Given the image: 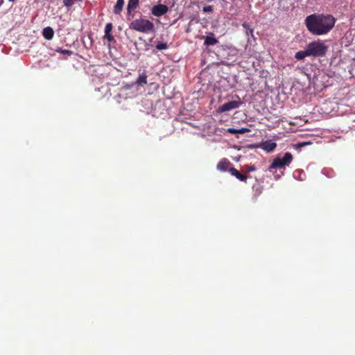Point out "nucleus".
Returning a JSON list of instances; mask_svg holds the SVG:
<instances>
[{
	"label": "nucleus",
	"mask_w": 355,
	"mask_h": 355,
	"mask_svg": "<svg viewBox=\"0 0 355 355\" xmlns=\"http://www.w3.org/2000/svg\"><path fill=\"white\" fill-rule=\"evenodd\" d=\"M243 27H244L247 31L249 29V31H250V33H251V34H252L253 30H252V29L249 28V25H248V24H247L244 23V24H243Z\"/></svg>",
	"instance_id": "5701e85b"
},
{
	"label": "nucleus",
	"mask_w": 355,
	"mask_h": 355,
	"mask_svg": "<svg viewBox=\"0 0 355 355\" xmlns=\"http://www.w3.org/2000/svg\"><path fill=\"white\" fill-rule=\"evenodd\" d=\"M309 56L322 57L326 54L327 46L320 41L312 42L306 47Z\"/></svg>",
	"instance_id": "7ed1b4c3"
},
{
	"label": "nucleus",
	"mask_w": 355,
	"mask_h": 355,
	"mask_svg": "<svg viewBox=\"0 0 355 355\" xmlns=\"http://www.w3.org/2000/svg\"><path fill=\"white\" fill-rule=\"evenodd\" d=\"M124 6V0H117L116 5L114 6L113 12L116 15L121 14Z\"/></svg>",
	"instance_id": "4468645a"
},
{
	"label": "nucleus",
	"mask_w": 355,
	"mask_h": 355,
	"mask_svg": "<svg viewBox=\"0 0 355 355\" xmlns=\"http://www.w3.org/2000/svg\"><path fill=\"white\" fill-rule=\"evenodd\" d=\"M292 160L293 155L291 153L287 152L284 154L282 158H280L279 157H276L271 163L270 169L284 168L285 166H288Z\"/></svg>",
	"instance_id": "20e7f679"
},
{
	"label": "nucleus",
	"mask_w": 355,
	"mask_h": 355,
	"mask_svg": "<svg viewBox=\"0 0 355 355\" xmlns=\"http://www.w3.org/2000/svg\"><path fill=\"white\" fill-rule=\"evenodd\" d=\"M42 35L45 39L50 40L53 37L54 31L51 27L48 26L43 29Z\"/></svg>",
	"instance_id": "ddd939ff"
},
{
	"label": "nucleus",
	"mask_w": 355,
	"mask_h": 355,
	"mask_svg": "<svg viewBox=\"0 0 355 355\" xmlns=\"http://www.w3.org/2000/svg\"><path fill=\"white\" fill-rule=\"evenodd\" d=\"M245 168L246 172L254 171L256 170V168L254 165L245 166Z\"/></svg>",
	"instance_id": "6ab92c4d"
},
{
	"label": "nucleus",
	"mask_w": 355,
	"mask_h": 355,
	"mask_svg": "<svg viewBox=\"0 0 355 355\" xmlns=\"http://www.w3.org/2000/svg\"><path fill=\"white\" fill-rule=\"evenodd\" d=\"M129 27L132 30L144 33L155 32L154 24L150 20L141 17L133 20Z\"/></svg>",
	"instance_id": "f03ea898"
},
{
	"label": "nucleus",
	"mask_w": 355,
	"mask_h": 355,
	"mask_svg": "<svg viewBox=\"0 0 355 355\" xmlns=\"http://www.w3.org/2000/svg\"><path fill=\"white\" fill-rule=\"evenodd\" d=\"M336 19L331 15L312 14L305 19L308 31L315 35L328 33L334 26Z\"/></svg>",
	"instance_id": "f257e3e1"
},
{
	"label": "nucleus",
	"mask_w": 355,
	"mask_h": 355,
	"mask_svg": "<svg viewBox=\"0 0 355 355\" xmlns=\"http://www.w3.org/2000/svg\"><path fill=\"white\" fill-rule=\"evenodd\" d=\"M307 56H309V55L306 49L304 51H297L295 55V59L298 60H301Z\"/></svg>",
	"instance_id": "2eb2a0df"
},
{
	"label": "nucleus",
	"mask_w": 355,
	"mask_h": 355,
	"mask_svg": "<svg viewBox=\"0 0 355 355\" xmlns=\"http://www.w3.org/2000/svg\"><path fill=\"white\" fill-rule=\"evenodd\" d=\"M237 131H238V134H244L245 132H249V129H248V128H241V129H237Z\"/></svg>",
	"instance_id": "412c9836"
},
{
	"label": "nucleus",
	"mask_w": 355,
	"mask_h": 355,
	"mask_svg": "<svg viewBox=\"0 0 355 355\" xmlns=\"http://www.w3.org/2000/svg\"><path fill=\"white\" fill-rule=\"evenodd\" d=\"M242 104V102L239 101H232L228 103H224L218 107V112H225L236 108H239Z\"/></svg>",
	"instance_id": "39448f33"
},
{
	"label": "nucleus",
	"mask_w": 355,
	"mask_h": 355,
	"mask_svg": "<svg viewBox=\"0 0 355 355\" xmlns=\"http://www.w3.org/2000/svg\"><path fill=\"white\" fill-rule=\"evenodd\" d=\"M232 164L231 162L226 158H224L221 159L216 166V168L220 171H229V169L232 168Z\"/></svg>",
	"instance_id": "6e6552de"
},
{
	"label": "nucleus",
	"mask_w": 355,
	"mask_h": 355,
	"mask_svg": "<svg viewBox=\"0 0 355 355\" xmlns=\"http://www.w3.org/2000/svg\"><path fill=\"white\" fill-rule=\"evenodd\" d=\"M155 47L157 50L161 51V50H164V49H168V46L167 43L164 42V43L157 44Z\"/></svg>",
	"instance_id": "f3484780"
},
{
	"label": "nucleus",
	"mask_w": 355,
	"mask_h": 355,
	"mask_svg": "<svg viewBox=\"0 0 355 355\" xmlns=\"http://www.w3.org/2000/svg\"><path fill=\"white\" fill-rule=\"evenodd\" d=\"M276 147L277 144L271 141H266L262 144V148L268 153H271L274 151Z\"/></svg>",
	"instance_id": "9b49d317"
},
{
	"label": "nucleus",
	"mask_w": 355,
	"mask_h": 355,
	"mask_svg": "<svg viewBox=\"0 0 355 355\" xmlns=\"http://www.w3.org/2000/svg\"><path fill=\"white\" fill-rule=\"evenodd\" d=\"M168 10V8L167 6L164 4H157L152 8L151 12L155 17H161L165 15Z\"/></svg>",
	"instance_id": "423d86ee"
},
{
	"label": "nucleus",
	"mask_w": 355,
	"mask_h": 355,
	"mask_svg": "<svg viewBox=\"0 0 355 355\" xmlns=\"http://www.w3.org/2000/svg\"><path fill=\"white\" fill-rule=\"evenodd\" d=\"M136 83L138 85H144L147 83V76L145 73L139 74L138 78L137 79Z\"/></svg>",
	"instance_id": "dca6fc26"
},
{
	"label": "nucleus",
	"mask_w": 355,
	"mask_h": 355,
	"mask_svg": "<svg viewBox=\"0 0 355 355\" xmlns=\"http://www.w3.org/2000/svg\"><path fill=\"white\" fill-rule=\"evenodd\" d=\"M112 28H113V26H112V23L107 24L105 26V28L104 37L106 38L109 42H112L114 40V37L111 35Z\"/></svg>",
	"instance_id": "f8f14e48"
},
{
	"label": "nucleus",
	"mask_w": 355,
	"mask_h": 355,
	"mask_svg": "<svg viewBox=\"0 0 355 355\" xmlns=\"http://www.w3.org/2000/svg\"><path fill=\"white\" fill-rule=\"evenodd\" d=\"M218 42V40L214 37V33H209L205 38L204 44L207 46H213Z\"/></svg>",
	"instance_id": "9d476101"
},
{
	"label": "nucleus",
	"mask_w": 355,
	"mask_h": 355,
	"mask_svg": "<svg viewBox=\"0 0 355 355\" xmlns=\"http://www.w3.org/2000/svg\"><path fill=\"white\" fill-rule=\"evenodd\" d=\"M229 172L232 175L236 177L240 181L246 182L248 176L241 173L236 168L232 167L229 169Z\"/></svg>",
	"instance_id": "1a4fd4ad"
},
{
	"label": "nucleus",
	"mask_w": 355,
	"mask_h": 355,
	"mask_svg": "<svg viewBox=\"0 0 355 355\" xmlns=\"http://www.w3.org/2000/svg\"><path fill=\"white\" fill-rule=\"evenodd\" d=\"M309 142H303V143H301L299 144L300 146H304L307 144H309Z\"/></svg>",
	"instance_id": "b1692460"
},
{
	"label": "nucleus",
	"mask_w": 355,
	"mask_h": 355,
	"mask_svg": "<svg viewBox=\"0 0 355 355\" xmlns=\"http://www.w3.org/2000/svg\"><path fill=\"white\" fill-rule=\"evenodd\" d=\"M227 132L230 134H238L237 129L230 128L227 130Z\"/></svg>",
	"instance_id": "aec40b11"
},
{
	"label": "nucleus",
	"mask_w": 355,
	"mask_h": 355,
	"mask_svg": "<svg viewBox=\"0 0 355 355\" xmlns=\"http://www.w3.org/2000/svg\"><path fill=\"white\" fill-rule=\"evenodd\" d=\"M139 0H129L127 6V15L128 19H130V16L133 18L134 15L132 13L138 6Z\"/></svg>",
	"instance_id": "0eeeda50"
},
{
	"label": "nucleus",
	"mask_w": 355,
	"mask_h": 355,
	"mask_svg": "<svg viewBox=\"0 0 355 355\" xmlns=\"http://www.w3.org/2000/svg\"><path fill=\"white\" fill-rule=\"evenodd\" d=\"M10 1H14L15 0H9Z\"/></svg>",
	"instance_id": "393cba45"
},
{
	"label": "nucleus",
	"mask_w": 355,
	"mask_h": 355,
	"mask_svg": "<svg viewBox=\"0 0 355 355\" xmlns=\"http://www.w3.org/2000/svg\"><path fill=\"white\" fill-rule=\"evenodd\" d=\"M61 53L71 55L72 54V51L65 49V50L61 51Z\"/></svg>",
	"instance_id": "4be33fe9"
},
{
	"label": "nucleus",
	"mask_w": 355,
	"mask_h": 355,
	"mask_svg": "<svg viewBox=\"0 0 355 355\" xmlns=\"http://www.w3.org/2000/svg\"><path fill=\"white\" fill-rule=\"evenodd\" d=\"M202 10L205 12H212V11H213V6H205V7H203Z\"/></svg>",
	"instance_id": "a211bd4d"
}]
</instances>
